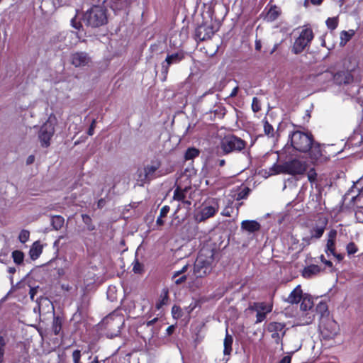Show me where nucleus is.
Listing matches in <instances>:
<instances>
[{
  "label": "nucleus",
  "mask_w": 363,
  "mask_h": 363,
  "mask_svg": "<svg viewBox=\"0 0 363 363\" xmlns=\"http://www.w3.org/2000/svg\"><path fill=\"white\" fill-rule=\"evenodd\" d=\"M82 21L87 27H101L107 23L106 9L100 6H94L83 14Z\"/></svg>",
  "instance_id": "1"
},
{
  "label": "nucleus",
  "mask_w": 363,
  "mask_h": 363,
  "mask_svg": "<svg viewBox=\"0 0 363 363\" xmlns=\"http://www.w3.org/2000/svg\"><path fill=\"white\" fill-rule=\"evenodd\" d=\"M289 139L291 147L296 151L306 153L313 144V136L310 132L295 130L289 133Z\"/></svg>",
  "instance_id": "2"
},
{
  "label": "nucleus",
  "mask_w": 363,
  "mask_h": 363,
  "mask_svg": "<svg viewBox=\"0 0 363 363\" xmlns=\"http://www.w3.org/2000/svg\"><path fill=\"white\" fill-rule=\"evenodd\" d=\"M213 253L212 251H201L195 261L194 274L196 277H203L209 274L213 268Z\"/></svg>",
  "instance_id": "3"
},
{
  "label": "nucleus",
  "mask_w": 363,
  "mask_h": 363,
  "mask_svg": "<svg viewBox=\"0 0 363 363\" xmlns=\"http://www.w3.org/2000/svg\"><path fill=\"white\" fill-rule=\"evenodd\" d=\"M160 167V163L155 162H152L151 164L145 165L143 168H139L135 174L138 185L143 186L145 184L149 183L156 178V172Z\"/></svg>",
  "instance_id": "4"
},
{
  "label": "nucleus",
  "mask_w": 363,
  "mask_h": 363,
  "mask_svg": "<svg viewBox=\"0 0 363 363\" xmlns=\"http://www.w3.org/2000/svg\"><path fill=\"white\" fill-rule=\"evenodd\" d=\"M245 140L234 135L225 136L220 143V147L225 154L234 151H241L245 147Z\"/></svg>",
  "instance_id": "5"
},
{
  "label": "nucleus",
  "mask_w": 363,
  "mask_h": 363,
  "mask_svg": "<svg viewBox=\"0 0 363 363\" xmlns=\"http://www.w3.org/2000/svg\"><path fill=\"white\" fill-rule=\"evenodd\" d=\"M279 173L291 175L302 174L307 169V163L298 159H294L277 167Z\"/></svg>",
  "instance_id": "6"
},
{
  "label": "nucleus",
  "mask_w": 363,
  "mask_h": 363,
  "mask_svg": "<svg viewBox=\"0 0 363 363\" xmlns=\"http://www.w3.org/2000/svg\"><path fill=\"white\" fill-rule=\"evenodd\" d=\"M313 305L311 296L305 294L300 306L301 311L300 318L303 321V324L308 325L313 322L315 317Z\"/></svg>",
  "instance_id": "7"
},
{
  "label": "nucleus",
  "mask_w": 363,
  "mask_h": 363,
  "mask_svg": "<svg viewBox=\"0 0 363 363\" xmlns=\"http://www.w3.org/2000/svg\"><path fill=\"white\" fill-rule=\"evenodd\" d=\"M328 220L325 218H320L310 229V235L302 238V245L307 246L311 243L313 239H320L325 232Z\"/></svg>",
  "instance_id": "8"
},
{
  "label": "nucleus",
  "mask_w": 363,
  "mask_h": 363,
  "mask_svg": "<svg viewBox=\"0 0 363 363\" xmlns=\"http://www.w3.org/2000/svg\"><path fill=\"white\" fill-rule=\"evenodd\" d=\"M313 38V33L311 28L303 29L293 45V52L296 55L302 52L306 48L309 46Z\"/></svg>",
  "instance_id": "9"
},
{
  "label": "nucleus",
  "mask_w": 363,
  "mask_h": 363,
  "mask_svg": "<svg viewBox=\"0 0 363 363\" xmlns=\"http://www.w3.org/2000/svg\"><path fill=\"white\" fill-rule=\"evenodd\" d=\"M55 123L51 117L43 123L38 133V138L43 147H48L50 145V139L55 133Z\"/></svg>",
  "instance_id": "10"
},
{
  "label": "nucleus",
  "mask_w": 363,
  "mask_h": 363,
  "mask_svg": "<svg viewBox=\"0 0 363 363\" xmlns=\"http://www.w3.org/2000/svg\"><path fill=\"white\" fill-rule=\"evenodd\" d=\"M267 330L272 333V338L275 342L279 344L286 334V325L284 323L271 322L267 325Z\"/></svg>",
  "instance_id": "11"
},
{
  "label": "nucleus",
  "mask_w": 363,
  "mask_h": 363,
  "mask_svg": "<svg viewBox=\"0 0 363 363\" xmlns=\"http://www.w3.org/2000/svg\"><path fill=\"white\" fill-rule=\"evenodd\" d=\"M184 58V55L182 52L167 55L165 60L162 63L161 74L162 75V81H165L169 72V67L172 64H177Z\"/></svg>",
  "instance_id": "12"
},
{
  "label": "nucleus",
  "mask_w": 363,
  "mask_h": 363,
  "mask_svg": "<svg viewBox=\"0 0 363 363\" xmlns=\"http://www.w3.org/2000/svg\"><path fill=\"white\" fill-rule=\"evenodd\" d=\"M70 63L75 67L89 66L91 58L86 52H75L70 55Z\"/></svg>",
  "instance_id": "13"
},
{
  "label": "nucleus",
  "mask_w": 363,
  "mask_h": 363,
  "mask_svg": "<svg viewBox=\"0 0 363 363\" xmlns=\"http://www.w3.org/2000/svg\"><path fill=\"white\" fill-rule=\"evenodd\" d=\"M214 33L213 26L211 24L204 23L196 28L195 38L197 40L203 41L211 38Z\"/></svg>",
  "instance_id": "14"
},
{
  "label": "nucleus",
  "mask_w": 363,
  "mask_h": 363,
  "mask_svg": "<svg viewBox=\"0 0 363 363\" xmlns=\"http://www.w3.org/2000/svg\"><path fill=\"white\" fill-rule=\"evenodd\" d=\"M219 209V205L217 201L212 200L208 204L206 205L201 211L199 215V221H204L206 219L213 217Z\"/></svg>",
  "instance_id": "15"
},
{
  "label": "nucleus",
  "mask_w": 363,
  "mask_h": 363,
  "mask_svg": "<svg viewBox=\"0 0 363 363\" xmlns=\"http://www.w3.org/2000/svg\"><path fill=\"white\" fill-rule=\"evenodd\" d=\"M309 157L313 163L322 162L323 160L321 145L313 140V144L309 150Z\"/></svg>",
  "instance_id": "16"
},
{
  "label": "nucleus",
  "mask_w": 363,
  "mask_h": 363,
  "mask_svg": "<svg viewBox=\"0 0 363 363\" xmlns=\"http://www.w3.org/2000/svg\"><path fill=\"white\" fill-rule=\"evenodd\" d=\"M333 79L334 73L330 70H325L315 77V82L320 86H328Z\"/></svg>",
  "instance_id": "17"
},
{
  "label": "nucleus",
  "mask_w": 363,
  "mask_h": 363,
  "mask_svg": "<svg viewBox=\"0 0 363 363\" xmlns=\"http://www.w3.org/2000/svg\"><path fill=\"white\" fill-rule=\"evenodd\" d=\"M353 81V77L348 71H341L334 74L333 82L338 85L347 84Z\"/></svg>",
  "instance_id": "18"
},
{
  "label": "nucleus",
  "mask_w": 363,
  "mask_h": 363,
  "mask_svg": "<svg viewBox=\"0 0 363 363\" xmlns=\"http://www.w3.org/2000/svg\"><path fill=\"white\" fill-rule=\"evenodd\" d=\"M304 294L300 285H298L289 295L286 301L291 303L295 304L300 302L303 298Z\"/></svg>",
  "instance_id": "19"
},
{
  "label": "nucleus",
  "mask_w": 363,
  "mask_h": 363,
  "mask_svg": "<svg viewBox=\"0 0 363 363\" xmlns=\"http://www.w3.org/2000/svg\"><path fill=\"white\" fill-rule=\"evenodd\" d=\"M337 232L335 229H332L329 231L328 234V240L325 246V252L328 254V252H333L334 250V247L335 246V240L337 237Z\"/></svg>",
  "instance_id": "20"
},
{
  "label": "nucleus",
  "mask_w": 363,
  "mask_h": 363,
  "mask_svg": "<svg viewBox=\"0 0 363 363\" xmlns=\"http://www.w3.org/2000/svg\"><path fill=\"white\" fill-rule=\"evenodd\" d=\"M260 224L256 220H243L241 223V228L249 233H255L260 229Z\"/></svg>",
  "instance_id": "21"
},
{
  "label": "nucleus",
  "mask_w": 363,
  "mask_h": 363,
  "mask_svg": "<svg viewBox=\"0 0 363 363\" xmlns=\"http://www.w3.org/2000/svg\"><path fill=\"white\" fill-rule=\"evenodd\" d=\"M43 252V246L39 241L35 242L29 251V255L33 260L37 259Z\"/></svg>",
  "instance_id": "22"
},
{
  "label": "nucleus",
  "mask_w": 363,
  "mask_h": 363,
  "mask_svg": "<svg viewBox=\"0 0 363 363\" xmlns=\"http://www.w3.org/2000/svg\"><path fill=\"white\" fill-rule=\"evenodd\" d=\"M169 301V291L167 289H163L160 296V299L156 303V308L160 309L164 305L167 304Z\"/></svg>",
  "instance_id": "23"
},
{
  "label": "nucleus",
  "mask_w": 363,
  "mask_h": 363,
  "mask_svg": "<svg viewBox=\"0 0 363 363\" xmlns=\"http://www.w3.org/2000/svg\"><path fill=\"white\" fill-rule=\"evenodd\" d=\"M188 189L187 187L182 189L177 186L174 191L173 200L182 202L186 199V194Z\"/></svg>",
  "instance_id": "24"
},
{
  "label": "nucleus",
  "mask_w": 363,
  "mask_h": 363,
  "mask_svg": "<svg viewBox=\"0 0 363 363\" xmlns=\"http://www.w3.org/2000/svg\"><path fill=\"white\" fill-rule=\"evenodd\" d=\"M320 271V267L318 265L312 264L306 267L303 271V276L305 278H309L312 275L317 274Z\"/></svg>",
  "instance_id": "25"
},
{
  "label": "nucleus",
  "mask_w": 363,
  "mask_h": 363,
  "mask_svg": "<svg viewBox=\"0 0 363 363\" xmlns=\"http://www.w3.org/2000/svg\"><path fill=\"white\" fill-rule=\"evenodd\" d=\"M250 309L256 312H266V313H268L271 312L272 307L267 306L264 303H254Z\"/></svg>",
  "instance_id": "26"
},
{
  "label": "nucleus",
  "mask_w": 363,
  "mask_h": 363,
  "mask_svg": "<svg viewBox=\"0 0 363 363\" xmlns=\"http://www.w3.org/2000/svg\"><path fill=\"white\" fill-rule=\"evenodd\" d=\"M233 338L232 335H229L228 330H226L225 337L224 339V350L225 354H230L232 351V345Z\"/></svg>",
  "instance_id": "27"
},
{
  "label": "nucleus",
  "mask_w": 363,
  "mask_h": 363,
  "mask_svg": "<svg viewBox=\"0 0 363 363\" xmlns=\"http://www.w3.org/2000/svg\"><path fill=\"white\" fill-rule=\"evenodd\" d=\"M65 223V219L61 216H54L52 217L51 223L53 228L58 230L62 228Z\"/></svg>",
  "instance_id": "28"
},
{
  "label": "nucleus",
  "mask_w": 363,
  "mask_h": 363,
  "mask_svg": "<svg viewBox=\"0 0 363 363\" xmlns=\"http://www.w3.org/2000/svg\"><path fill=\"white\" fill-rule=\"evenodd\" d=\"M354 35V30H343L340 33V45H345Z\"/></svg>",
  "instance_id": "29"
},
{
  "label": "nucleus",
  "mask_w": 363,
  "mask_h": 363,
  "mask_svg": "<svg viewBox=\"0 0 363 363\" xmlns=\"http://www.w3.org/2000/svg\"><path fill=\"white\" fill-rule=\"evenodd\" d=\"M280 14V11L278 9L277 6H273L271 7V9L269 10L266 18L269 21H275L278 16Z\"/></svg>",
  "instance_id": "30"
},
{
  "label": "nucleus",
  "mask_w": 363,
  "mask_h": 363,
  "mask_svg": "<svg viewBox=\"0 0 363 363\" xmlns=\"http://www.w3.org/2000/svg\"><path fill=\"white\" fill-rule=\"evenodd\" d=\"M62 320L60 317H54L52 322V330L55 335H59L62 329Z\"/></svg>",
  "instance_id": "31"
},
{
  "label": "nucleus",
  "mask_w": 363,
  "mask_h": 363,
  "mask_svg": "<svg viewBox=\"0 0 363 363\" xmlns=\"http://www.w3.org/2000/svg\"><path fill=\"white\" fill-rule=\"evenodd\" d=\"M199 153L200 151L198 149L195 147H189L186 150L185 152L184 158L186 160H193L195 157H198Z\"/></svg>",
  "instance_id": "32"
},
{
  "label": "nucleus",
  "mask_w": 363,
  "mask_h": 363,
  "mask_svg": "<svg viewBox=\"0 0 363 363\" xmlns=\"http://www.w3.org/2000/svg\"><path fill=\"white\" fill-rule=\"evenodd\" d=\"M169 206H164L160 213L159 217L157 218L156 223L158 225H162L164 224V220H162V218L165 217L167 213L169 212Z\"/></svg>",
  "instance_id": "33"
},
{
  "label": "nucleus",
  "mask_w": 363,
  "mask_h": 363,
  "mask_svg": "<svg viewBox=\"0 0 363 363\" xmlns=\"http://www.w3.org/2000/svg\"><path fill=\"white\" fill-rule=\"evenodd\" d=\"M82 221L86 225V229L89 231H93L96 229L95 225L92 223L91 217L86 214L82 215Z\"/></svg>",
  "instance_id": "34"
},
{
  "label": "nucleus",
  "mask_w": 363,
  "mask_h": 363,
  "mask_svg": "<svg viewBox=\"0 0 363 363\" xmlns=\"http://www.w3.org/2000/svg\"><path fill=\"white\" fill-rule=\"evenodd\" d=\"M12 257L13 259V262L17 264H20L23 262L24 255L21 251L19 250H14L12 252Z\"/></svg>",
  "instance_id": "35"
},
{
  "label": "nucleus",
  "mask_w": 363,
  "mask_h": 363,
  "mask_svg": "<svg viewBox=\"0 0 363 363\" xmlns=\"http://www.w3.org/2000/svg\"><path fill=\"white\" fill-rule=\"evenodd\" d=\"M326 25L330 30H335L337 25L338 21L337 18H328L326 21Z\"/></svg>",
  "instance_id": "36"
},
{
  "label": "nucleus",
  "mask_w": 363,
  "mask_h": 363,
  "mask_svg": "<svg viewBox=\"0 0 363 363\" xmlns=\"http://www.w3.org/2000/svg\"><path fill=\"white\" fill-rule=\"evenodd\" d=\"M264 133L269 137H272L274 135V128L267 121L264 123Z\"/></svg>",
  "instance_id": "37"
},
{
  "label": "nucleus",
  "mask_w": 363,
  "mask_h": 363,
  "mask_svg": "<svg viewBox=\"0 0 363 363\" xmlns=\"http://www.w3.org/2000/svg\"><path fill=\"white\" fill-rule=\"evenodd\" d=\"M6 342L3 336H0V363H4Z\"/></svg>",
  "instance_id": "38"
},
{
  "label": "nucleus",
  "mask_w": 363,
  "mask_h": 363,
  "mask_svg": "<svg viewBox=\"0 0 363 363\" xmlns=\"http://www.w3.org/2000/svg\"><path fill=\"white\" fill-rule=\"evenodd\" d=\"M250 191L248 187H244L238 194L237 200L245 199L247 197Z\"/></svg>",
  "instance_id": "39"
},
{
  "label": "nucleus",
  "mask_w": 363,
  "mask_h": 363,
  "mask_svg": "<svg viewBox=\"0 0 363 363\" xmlns=\"http://www.w3.org/2000/svg\"><path fill=\"white\" fill-rule=\"evenodd\" d=\"M30 233L28 230H22L19 234L18 239L21 242L25 243L29 239Z\"/></svg>",
  "instance_id": "40"
},
{
  "label": "nucleus",
  "mask_w": 363,
  "mask_h": 363,
  "mask_svg": "<svg viewBox=\"0 0 363 363\" xmlns=\"http://www.w3.org/2000/svg\"><path fill=\"white\" fill-rule=\"evenodd\" d=\"M252 109L255 113L259 111L261 109L259 100L257 97L252 99Z\"/></svg>",
  "instance_id": "41"
},
{
  "label": "nucleus",
  "mask_w": 363,
  "mask_h": 363,
  "mask_svg": "<svg viewBox=\"0 0 363 363\" xmlns=\"http://www.w3.org/2000/svg\"><path fill=\"white\" fill-rule=\"evenodd\" d=\"M346 250H347L348 255H353L357 252L358 248L357 247L356 245L353 242H351L347 244V245L346 247Z\"/></svg>",
  "instance_id": "42"
},
{
  "label": "nucleus",
  "mask_w": 363,
  "mask_h": 363,
  "mask_svg": "<svg viewBox=\"0 0 363 363\" xmlns=\"http://www.w3.org/2000/svg\"><path fill=\"white\" fill-rule=\"evenodd\" d=\"M71 25L77 30H80L82 28V23L80 21H77L76 16L71 20Z\"/></svg>",
  "instance_id": "43"
},
{
  "label": "nucleus",
  "mask_w": 363,
  "mask_h": 363,
  "mask_svg": "<svg viewBox=\"0 0 363 363\" xmlns=\"http://www.w3.org/2000/svg\"><path fill=\"white\" fill-rule=\"evenodd\" d=\"M317 177V174L314 169H311L308 172V179L311 182H313L315 181Z\"/></svg>",
  "instance_id": "44"
},
{
  "label": "nucleus",
  "mask_w": 363,
  "mask_h": 363,
  "mask_svg": "<svg viewBox=\"0 0 363 363\" xmlns=\"http://www.w3.org/2000/svg\"><path fill=\"white\" fill-rule=\"evenodd\" d=\"M133 270L135 273H141L143 272V264L138 261H135L133 264Z\"/></svg>",
  "instance_id": "45"
},
{
  "label": "nucleus",
  "mask_w": 363,
  "mask_h": 363,
  "mask_svg": "<svg viewBox=\"0 0 363 363\" xmlns=\"http://www.w3.org/2000/svg\"><path fill=\"white\" fill-rule=\"evenodd\" d=\"M267 314V313H266V312H257V315H256L257 319H256L255 323H259L262 322L266 318Z\"/></svg>",
  "instance_id": "46"
},
{
  "label": "nucleus",
  "mask_w": 363,
  "mask_h": 363,
  "mask_svg": "<svg viewBox=\"0 0 363 363\" xmlns=\"http://www.w3.org/2000/svg\"><path fill=\"white\" fill-rule=\"evenodd\" d=\"M81 357V352L79 350H76L72 353V358L74 363H79Z\"/></svg>",
  "instance_id": "47"
},
{
  "label": "nucleus",
  "mask_w": 363,
  "mask_h": 363,
  "mask_svg": "<svg viewBox=\"0 0 363 363\" xmlns=\"http://www.w3.org/2000/svg\"><path fill=\"white\" fill-rule=\"evenodd\" d=\"M322 328H337V325L335 322L333 320H328L327 324L321 325Z\"/></svg>",
  "instance_id": "48"
},
{
  "label": "nucleus",
  "mask_w": 363,
  "mask_h": 363,
  "mask_svg": "<svg viewBox=\"0 0 363 363\" xmlns=\"http://www.w3.org/2000/svg\"><path fill=\"white\" fill-rule=\"evenodd\" d=\"M39 290H40V287L38 286H35V287H31L30 289L29 294H30V299L32 301H34L35 295L38 292Z\"/></svg>",
  "instance_id": "49"
},
{
  "label": "nucleus",
  "mask_w": 363,
  "mask_h": 363,
  "mask_svg": "<svg viewBox=\"0 0 363 363\" xmlns=\"http://www.w3.org/2000/svg\"><path fill=\"white\" fill-rule=\"evenodd\" d=\"M327 309L328 308L325 303L320 302L317 306V310L320 311V312H326Z\"/></svg>",
  "instance_id": "50"
},
{
  "label": "nucleus",
  "mask_w": 363,
  "mask_h": 363,
  "mask_svg": "<svg viewBox=\"0 0 363 363\" xmlns=\"http://www.w3.org/2000/svg\"><path fill=\"white\" fill-rule=\"evenodd\" d=\"M95 126H96V120L94 119L90 125L89 130H88L89 135H92L94 134V130L95 128Z\"/></svg>",
  "instance_id": "51"
},
{
  "label": "nucleus",
  "mask_w": 363,
  "mask_h": 363,
  "mask_svg": "<svg viewBox=\"0 0 363 363\" xmlns=\"http://www.w3.org/2000/svg\"><path fill=\"white\" fill-rule=\"evenodd\" d=\"M173 280L177 285H179V284H182L183 282H184L186 280V276L182 275L179 279H175Z\"/></svg>",
  "instance_id": "52"
},
{
  "label": "nucleus",
  "mask_w": 363,
  "mask_h": 363,
  "mask_svg": "<svg viewBox=\"0 0 363 363\" xmlns=\"http://www.w3.org/2000/svg\"><path fill=\"white\" fill-rule=\"evenodd\" d=\"M180 312H181V309L179 306H174L172 308V313L174 315V317H175V315L177 314V316L179 317L180 315Z\"/></svg>",
  "instance_id": "53"
},
{
  "label": "nucleus",
  "mask_w": 363,
  "mask_h": 363,
  "mask_svg": "<svg viewBox=\"0 0 363 363\" xmlns=\"http://www.w3.org/2000/svg\"><path fill=\"white\" fill-rule=\"evenodd\" d=\"M291 357L290 355L284 356L278 363H291Z\"/></svg>",
  "instance_id": "54"
},
{
  "label": "nucleus",
  "mask_w": 363,
  "mask_h": 363,
  "mask_svg": "<svg viewBox=\"0 0 363 363\" xmlns=\"http://www.w3.org/2000/svg\"><path fill=\"white\" fill-rule=\"evenodd\" d=\"M331 255H333L335 257H336L339 261H341L343 259L344 257L341 254H337L335 252V246L334 247V250L333 252H330Z\"/></svg>",
  "instance_id": "55"
},
{
  "label": "nucleus",
  "mask_w": 363,
  "mask_h": 363,
  "mask_svg": "<svg viewBox=\"0 0 363 363\" xmlns=\"http://www.w3.org/2000/svg\"><path fill=\"white\" fill-rule=\"evenodd\" d=\"M224 216L230 217L231 216V209L230 208H225L221 213Z\"/></svg>",
  "instance_id": "56"
},
{
  "label": "nucleus",
  "mask_w": 363,
  "mask_h": 363,
  "mask_svg": "<svg viewBox=\"0 0 363 363\" xmlns=\"http://www.w3.org/2000/svg\"><path fill=\"white\" fill-rule=\"evenodd\" d=\"M320 259H321V261H322L323 263H325V265H327V266H328V267H331L333 266V263H332L330 261H329V260H326V259H325L324 255H321V256H320Z\"/></svg>",
  "instance_id": "57"
},
{
  "label": "nucleus",
  "mask_w": 363,
  "mask_h": 363,
  "mask_svg": "<svg viewBox=\"0 0 363 363\" xmlns=\"http://www.w3.org/2000/svg\"><path fill=\"white\" fill-rule=\"evenodd\" d=\"M238 86H235L229 95V97H235L238 94Z\"/></svg>",
  "instance_id": "58"
},
{
  "label": "nucleus",
  "mask_w": 363,
  "mask_h": 363,
  "mask_svg": "<svg viewBox=\"0 0 363 363\" xmlns=\"http://www.w3.org/2000/svg\"><path fill=\"white\" fill-rule=\"evenodd\" d=\"M34 160H35L34 156H33V155H30V156L27 158L26 164H32V163L34 162Z\"/></svg>",
  "instance_id": "59"
},
{
  "label": "nucleus",
  "mask_w": 363,
  "mask_h": 363,
  "mask_svg": "<svg viewBox=\"0 0 363 363\" xmlns=\"http://www.w3.org/2000/svg\"><path fill=\"white\" fill-rule=\"evenodd\" d=\"M182 274L180 270L175 271L172 275V279H175L177 277Z\"/></svg>",
  "instance_id": "60"
},
{
  "label": "nucleus",
  "mask_w": 363,
  "mask_h": 363,
  "mask_svg": "<svg viewBox=\"0 0 363 363\" xmlns=\"http://www.w3.org/2000/svg\"><path fill=\"white\" fill-rule=\"evenodd\" d=\"M311 4L313 5H320L323 2V0H310Z\"/></svg>",
  "instance_id": "61"
},
{
  "label": "nucleus",
  "mask_w": 363,
  "mask_h": 363,
  "mask_svg": "<svg viewBox=\"0 0 363 363\" xmlns=\"http://www.w3.org/2000/svg\"><path fill=\"white\" fill-rule=\"evenodd\" d=\"M116 319H117L116 321H117L118 324L119 325L118 326V332H119L120 331L119 329H120L121 323H122V318L121 317H117Z\"/></svg>",
  "instance_id": "62"
},
{
  "label": "nucleus",
  "mask_w": 363,
  "mask_h": 363,
  "mask_svg": "<svg viewBox=\"0 0 363 363\" xmlns=\"http://www.w3.org/2000/svg\"><path fill=\"white\" fill-rule=\"evenodd\" d=\"M182 203L186 207H189L191 203L190 201L186 200V199Z\"/></svg>",
  "instance_id": "63"
},
{
  "label": "nucleus",
  "mask_w": 363,
  "mask_h": 363,
  "mask_svg": "<svg viewBox=\"0 0 363 363\" xmlns=\"http://www.w3.org/2000/svg\"><path fill=\"white\" fill-rule=\"evenodd\" d=\"M157 320V318H154V319H152V320H151L148 321V322L147 323V326H150V325H153V324H154Z\"/></svg>",
  "instance_id": "64"
}]
</instances>
